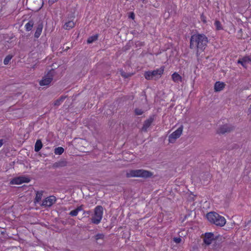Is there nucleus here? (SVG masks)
Masks as SVG:
<instances>
[{
	"label": "nucleus",
	"instance_id": "obj_28",
	"mask_svg": "<svg viewBox=\"0 0 251 251\" xmlns=\"http://www.w3.org/2000/svg\"><path fill=\"white\" fill-rule=\"evenodd\" d=\"M227 126H224L222 128H221L220 131H219L220 133H224L228 131V130L226 128Z\"/></svg>",
	"mask_w": 251,
	"mask_h": 251
},
{
	"label": "nucleus",
	"instance_id": "obj_17",
	"mask_svg": "<svg viewBox=\"0 0 251 251\" xmlns=\"http://www.w3.org/2000/svg\"><path fill=\"white\" fill-rule=\"evenodd\" d=\"M212 224L220 227L225 226L226 224V221H209Z\"/></svg>",
	"mask_w": 251,
	"mask_h": 251
},
{
	"label": "nucleus",
	"instance_id": "obj_16",
	"mask_svg": "<svg viewBox=\"0 0 251 251\" xmlns=\"http://www.w3.org/2000/svg\"><path fill=\"white\" fill-rule=\"evenodd\" d=\"M152 121L153 119L152 118H150L146 121L142 127V130L146 131L148 128L151 125Z\"/></svg>",
	"mask_w": 251,
	"mask_h": 251
},
{
	"label": "nucleus",
	"instance_id": "obj_30",
	"mask_svg": "<svg viewBox=\"0 0 251 251\" xmlns=\"http://www.w3.org/2000/svg\"><path fill=\"white\" fill-rule=\"evenodd\" d=\"M135 114L137 115H141L143 114V111L140 109H136L135 110Z\"/></svg>",
	"mask_w": 251,
	"mask_h": 251
},
{
	"label": "nucleus",
	"instance_id": "obj_8",
	"mask_svg": "<svg viewBox=\"0 0 251 251\" xmlns=\"http://www.w3.org/2000/svg\"><path fill=\"white\" fill-rule=\"evenodd\" d=\"M103 209L101 206H97L94 210L93 220H101L103 215Z\"/></svg>",
	"mask_w": 251,
	"mask_h": 251
},
{
	"label": "nucleus",
	"instance_id": "obj_32",
	"mask_svg": "<svg viewBox=\"0 0 251 251\" xmlns=\"http://www.w3.org/2000/svg\"><path fill=\"white\" fill-rule=\"evenodd\" d=\"M201 20L204 23H205L206 22V17L203 15L201 16Z\"/></svg>",
	"mask_w": 251,
	"mask_h": 251
},
{
	"label": "nucleus",
	"instance_id": "obj_26",
	"mask_svg": "<svg viewBox=\"0 0 251 251\" xmlns=\"http://www.w3.org/2000/svg\"><path fill=\"white\" fill-rule=\"evenodd\" d=\"M65 98V97H62L60 99L57 100L54 102V105L57 106L61 104V103L64 101Z\"/></svg>",
	"mask_w": 251,
	"mask_h": 251
},
{
	"label": "nucleus",
	"instance_id": "obj_15",
	"mask_svg": "<svg viewBox=\"0 0 251 251\" xmlns=\"http://www.w3.org/2000/svg\"><path fill=\"white\" fill-rule=\"evenodd\" d=\"M173 80L176 83H179L182 80V77L177 73H174L172 75Z\"/></svg>",
	"mask_w": 251,
	"mask_h": 251
},
{
	"label": "nucleus",
	"instance_id": "obj_20",
	"mask_svg": "<svg viewBox=\"0 0 251 251\" xmlns=\"http://www.w3.org/2000/svg\"><path fill=\"white\" fill-rule=\"evenodd\" d=\"M42 29H43L42 25H39L37 27V28H36V31L34 34L35 37L38 38L40 36L42 31Z\"/></svg>",
	"mask_w": 251,
	"mask_h": 251
},
{
	"label": "nucleus",
	"instance_id": "obj_34",
	"mask_svg": "<svg viewBox=\"0 0 251 251\" xmlns=\"http://www.w3.org/2000/svg\"><path fill=\"white\" fill-rule=\"evenodd\" d=\"M121 75L125 77H127L129 76V75H127L126 73L124 72H121Z\"/></svg>",
	"mask_w": 251,
	"mask_h": 251
},
{
	"label": "nucleus",
	"instance_id": "obj_33",
	"mask_svg": "<svg viewBox=\"0 0 251 251\" xmlns=\"http://www.w3.org/2000/svg\"><path fill=\"white\" fill-rule=\"evenodd\" d=\"M121 75L125 77H127L129 76V75H127L126 73L124 72H121Z\"/></svg>",
	"mask_w": 251,
	"mask_h": 251
},
{
	"label": "nucleus",
	"instance_id": "obj_3",
	"mask_svg": "<svg viewBox=\"0 0 251 251\" xmlns=\"http://www.w3.org/2000/svg\"><path fill=\"white\" fill-rule=\"evenodd\" d=\"M164 72V68L161 67L152 71L145 73V77L148 80L156 79L160 78Z\"/></svg>",
	"mask_w": 251,
	"mask_h": 251
},
{
	"label": "nucleus",
	"instance_id": "obj_2",
	"mask_svg": "<svg viewBox=\"0 0 251 251\" xmlns=\"http://www.w3.org/2000/svg\"><path fill=\"white\" fill-rule=\"evenodd\" d=\"M152 174L148 171L140 170H131L126 172V176L127 177H151Z\"/></svg>",
	"mask_w": 251,
	"mask_h": 251
},
{
	"label": "nucleus",
	"instance_id": "obj_13",
	"mask_svg": "<svg viewBox=\"0 0 251 251\" xmlns=\"http://www.w3.org/2000/svg\"><path fill=\"white\" fill-rule=\"evenodd\" d=\"M225 84L223 82H217L214 85L215 91L219 92L222 91L225 87Z\"/></svg>",
	"mask_w": 251,
	"mask_h": 251
},
{
	"label": "nucleus",
	"instance_id": "obj_38",
	"mask_svg": "<svg viewBox=\"0 0 251 251\" xmlns=\"http://www.w3.org/2000/svg\"><path fill=\"white\" fill-rule=\"evenodd\" d=\"M3 144V140H0V147Z\"/></svg>",
	"mask_w": 251,
	"mask_h": 251
},
{
	"label": "nucleus",
	"instance_id": "obj_21",
	"mask_svg": "<svg viewBox=\"0 0 251 251\" xmlns=\"http://www.w3.org/2000/svg\"><path fill=\"white\" fill-rule=\"evenodd\" d=\"M33 26V22L32 21H29L25 25V28L26 31H30Z\"/></svg>",
	"mask_w": 251,
	"mask_h": 251
},
{
	"label": "nucleus",
	"instance_id": "obj_42",
	"mask_svg": "<svg viewBox=\"0 0 251 251\" xmlns=\"http://www.w3.org/2000/svg\"><path fill=\"white\" fill-rule=\"evenodd\" d=\"M142 1H144L145 0H142Z\"/></svg>",
	"mask_w": 251,
	"mask_h": 251
},
{
	"label": "nucleus",
	"instance_id": "obj_9",
	"mask_svg": "<svg viewBox=\"0 0 251 251\" xmlns=\"http://www.w3.org/2000/svg\"><path fill=\"white\" fill-rule=\"evenodd\" d=\"M206 218L207 220H226L225 217L214 211L208 213L206 215Z\"/></svg>",
	"mask_w": 251,
	"mask_h": 251
},
{
	"label": "nucleus",
	"instance_id": "obj_29",
	"mask_svg": "<svg viewBox=\"0 0 251 251\" xmlns=\"http://www.w3.org/2000/svg\"><path fill=\"white\" fill-rule=\"evenodd\" d=\"M103 237H104V235L102 234H100V233L97 234L95 236V238L96 240H98L99 239H103Z\"/></svg>",
	"mask_w": 251,
	"mask_h": 251
},
{
	"label": "nucleus",
	"instance_id": "obj_31",
	"mask_svg": "<svg viewBox=\"0 0 251 251\" xmlns=\"http://www.w3.org/2000/svg\"><path fill=\"white\" fill-rule=\"evenodd\" d=\"M174 241L177 243V244H178V243H180L181 241V239L179 237H175L174 238Z\"/></svg>",
	"mask_w": 251,
	"mask_h": 251
},
{
	"label": "nucleus",
	"instance_id": "obj_36",
	"mask_svg": "<svg viewBox=\"0 0 251 251\" xmlns=\"http://www.w3.org/2000/svg\"><path fill=\"white\" fill-rule=\"evenodd\" d=\"M129 17L132 19H134V14L133 13H130L129 15Z\"/></svg>",
	"mask_w": 251,
	"mask_h": 251
},
{
	"label": "nucleus",
	"instance_id": "obj_18",
	"mask_svg": "<svg viewBox=\"0 0 251 251\" xmlns=\"http://www.w3.org/2000/svg\"><path fill=\"white\" fill-rule=\"evenodd\" d=\"M75 26V23L72 21H68L66 22L64 25V28L66 30H70Z\"/></svg>",
	"mask_w": 251,
	"mask_h": 251
},
{
	"label": "nucleus",
	"instance_id": "obj_40",
	"mask_svg": "<svg viewBox=\"0 0 251 251\" xmlns=\"http://www.w3.org/2000/svg\"><path fill=\"white\" fill-rule=\"evenodd\" d=\"M0 228H3L1 225L0 226Z\"/></svg>",
	"mask_w": 251,
	"mask_h": 251
},
{
	"label": "nucleus",
	"instance_id": "obj_10",
	"mask_svg": "<svg viewBox=\"0 0 251 251\" xmlns=\"http://www.w3.org/2000/svg\"><path fill=\"white\" fill-rule=\"evenodd\" d=\"M214 234L212 232L205 233L203 238L204 243L207 245H209L214 239Z\"/></svg>",
	"mask_w": 251,
	"mask_h": 251
},
{
	"label": "nucleus",
	"instance_id": "obj_22",
	"mask_svg": "<svg viewBox=\"0 0 251 251\" xmlns=\"http://www.w3.org/2000/svg\"><path fill=\"white\" fill-rule=\"evenodd\" d=\"M214 25L216 27V29L217 30H222L223 29V26L221 25V23H220V21H218V20H216L215 21V23H214Z\"/></svg>",
	"mask_w": 251,
	"mask_h": 251
},
{
	"label": "nucleus",
	"instance_id": "obj_41",
	"mask_svg": "<svg viewBox=\"0 0 251 251\" xmlns=\"http://www.w3.org/2000/svg\"><path fill=\"white\" fill-rule=\"evenodd\" d=\"M249 110L250 111V112H251V109H249Z\"/></svg>",
	"mask_w": 251,
	"mask_h": 251
},
{
	"label": "nucleus",
	"instance_id": "obj_1",
	"mask_svg": "<svg viewBox=\"0 0 251 251\" xmlns=\"http://www.w3.org/2000/svg\"><path fill=\"white\" fill-rule=\"evenodd\" d=\"M207 38L203 34H194L190 40V47L191 49H197V53L202 52L204 49L207 43Z\"/></svg>",
	"mask_w": 251,
	"mask_h": 251
},
{
	"label": "nucleus",
	"instance_id": "obj_23",
	"mask_svg": "<svg viewBox=\"0 0 251 251\" xmlns=\"http://www.w3.org/2000/svg\"><path fill=\"white\" fill-rule=\"evenodd\" d=\"M64 152V149L62 147H58L54 150V153L57 155H60Z\"/></svg>",
	"mask_w": 251,
	"mask_h": 251
},
{
	"label": "nucleus",
	"instance_id": "obj_4",
	"mask_svg": "<svg viewBox=\"0 0 251 251\" xmlns=\"http://www.w3.org/2000/svg\"><path fill=\"white\" fill-rule=\"evenodd\" d=\"M183 129V126H181L176 130L171 133L169 136V142L171 143H175L176 140L182 134Z\"/></svg>",
	"mask_w": 251,
	"mask_h": 251
},
{
	"label": "nucleus",
	"instance_id": "obj_19",
	"mask_svg": "<svg viewBox=\"0 0 251 251\" xmlns=\"http://www.w3.org/2000/svg\"><path fill=\"white\" fill-rule=\"evenodd\" d=\"M43 145L40 140H37L35 145L34 150L36 152H38L42 148Z\"/></svg>",
	"mask_w": 251,
	"mask_h": 251
},
{
	"label": "nucleus",
	"instance_id": "obj_35",
	"mask_svg": "<svg viewBox=\"0 0 251 251\" xmlns=\"http://www.w3.org/2000/svg\"><path fill=\"white\" fill-rule=\"evenodd\" d=\"M58 0H49V3L50 4H52L57 1Z\"/></svg>",
	"mask_w": 251,
	"mask_h": 251
},
{
	"label": "nucleus",
	"instance_id": "obj_14",
	"mask_svg": "<svg viewBox=\"0 0 251 251\" xmlns=\"http://www.w3.org/2000/svg\"><path fill=\"white\" fill-rule=\"evenodd\" d=\"M251 62V58L249 57H245L238 61V63L241 64L244 68L247 67V63Z\"/></svg>",
	"mask_w": 251,
	"mask_h": 251
},
{
	"label": "nucleus",
	"instance_id": "obj_39",
	"mask_svg": "<svg viewBox=\"0 0 251 251\" xmlns=\"http://www.w3.org/2000/svg\"><path fill=\"white\" fill-rule=\"evenodd\" d=\"M250 221H249L248 223L246 225V226L248 225H249V223H250Z\"/></svg>",
	"mask_w": 251,
	"mask_h": 251
},
{
	"label": "nucleus",
	"instance_id": "obj_7",
	"mask_svg": "<svg viewBox=\"0 0 251 251\" xmlns=\"http://www.w3.org/2000/svg\"><path fill=\"white\" fill-rule=\"evenodd\" d=\"M56 201V197L53 196H50L44 200L40 204V205L44 207H49L52 205Z\"/></svg>",
	"mask_w": 251,
	"mask_h": 251
},
{
	"label": "nucleus",
	"instance_id": "obj_5",
	"mask_svg": "<svg viewBox=\"0 0 251 251\" xmlns=\"http://www.w3.org/2000/svg\"><path fill=\"white\" fill-rule=\"evenodd\" d=\"M30 181V178L25 176H20L13 178L10 180L11 185H20L23 183H28Z\"/></svg>",
	"mask_w": 251,
	"mask_h": 251
},
{
	"label": "nucleus",
	"instance_id": "obj_24",
	"mask_svg": "<svg viewBox=\"0 0 251 251\" xmlns=\"http://www.w3.org/2000/svg\"><path fill=\"white\" fill-rule=\"evenodd\" d=\"M235 224L234 221H226V224L225 225L227 228H232L233 225Z\"/></svg>",
	"mask_w": 251,
	"mask_h": 251
},
{
	"label": "nucleus",
	"instance_id": "obj_25",
	"mask_svg": "<svg viewBox=\"0 0 251 251\" xmlns=\"http://www.w3.org/2000/svg\"><path fill=\"white\" fill-rule=\"evenodd\" d=\"M97 39H98L97 35H95L92 36L88 39L87 42H88V43H92L94 41L97 40Z\"/></svg>",
	"mask_w": 251,
	"mask_h": 251
},
{
	"label": "nucleus",
	"instance_id": "obj_12",
	"mask_svg": "<svg viewBox=\"0 0 251 251\" xmlns=\"http://www.w3.org/2000/svg\"><path fill=\"white\" fill-rule=\"evenodd\" d=\"M44 192L43 191H37L36 193V197L34 199V203L35 204H40V201L42 199Z\"/></svg>",
	"mask_w": 251,
	"mask_h": 251
},
{
	"label": "nucleus",
	"instance_id": "obj_6",
	"mask_svg": "<svg viewBox=\"0 0 251 251\" xmlns=\"http://www.w3.org/2000/svg\"><path fill=\"white\" fill-rule=\"evenodd\" d=\"M53 71H50L40 81L41 86H46L49 85L52 80Z\"/></svg>",
	"mask_w": 251,
	"mask_h": 251
},
{
	"label": "nucleus",
	"instance_id": "obj_11",
	"mask_svg": "<svg viewBox=\"0 0 251 251\" xmlns=\"http://www.w3.org/2000/svg\"><path fill=\"white\" fill-rule=\"evenodd\" d=\"M83 210V205H81L77 207L75 209L72 210L69 213V215L72 217H75L77 215L79 212Z\"/></svg>",
	"mask_w": 251,
	"mask_h": 251
},
{
	"label": "nucleus",
	"instance_id": "obj_27",
	"mask_svg": "<svg viewBox=\"0 0 251 251\" xmlns=\"http://www.w3.org/2000/svg\"><path fill=\"white\" fill-rule=\"evenodd\" d=\"M12 57L10 55L7 56L5 59H4L3 63L5 65H7L8 64L10 60L11 59Z\"/></svg>",
	"mask_w": 251,
	"mask_h": 251
},
{
	"label": "nucleus",
	"instance_id": "obj_37",
	"mask_svg": "<svg viewBox=\"0 0 251 251\" xmlns=\"http://www.w3.org/2000/svg\"><path fill=\"white\" fill-rule=\"evenodd\" d=\"M92 222L94 224L98 225L100 223V221H92Z\"/></svg>",
	"mask_w": 251,
	"mask_h": 251
}]
</instances>
